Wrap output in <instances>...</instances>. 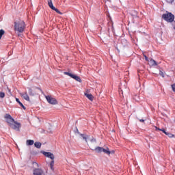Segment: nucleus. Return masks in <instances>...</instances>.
Here are the masks:
<instances>
[{
  "label": "nucleus",
  "instance_id": "f257e3e1",
  "mask_svg": "<svg viewBox=\"0 0 175 175\" xmlns=\"http://www.w3.org/2000/svg\"><path fill=\"white\" fill-rule=\"evenodd\" d=\"M25 29V22L24 21L18 20L14 22V31L23 33Z\"/></svg>",
  "mask_w": 175,
  "mask_h": 175
},
{
  "label": "nucleus",
  "instance_id": "f03ea898",
  "mask_svg": "<svg viewBox=\"0 0 175 175\" xmlns=\"http://www.w3.org/2000/svg\"><path fill=\"white\" fill-rule=\"evenodd\" d=\"M162 18L167 23H173L174 21V15L172 12H167L162 15Z\"/></svg>",
  "mask_w": 175,
  "mask_h": 175
},
{
  "label": "nucleus",
  "instance_id": "7ed1b4c3",
  "mask_svg": "<svg viewBox=\"0 0 175 175\" xmlns=\"http://www.w3.org/2000/svg\"><path fill=\"white\" fill-rule=\"evenodd\" d=\"M48 103H49L50 105H57L58 104V101L57 100V99H55L54 97L48 95L45 96Z\"/></svg>",
  "mask_w": 175,
  "mask_h": 175
},
{
  "label": "nucleus",
  "instance_id": "20e7f679",
  "mask_svg": "<svg viewBox=\"0 0 175 175\" xmlns=\"http://www.w3.org/2000/svg\"><path fill=\"white\" fill-rule=\"evenodd\" d=\"M4 118L10 126L13 122H14V119L9 113H6L4 116Z\"/></svg>",
  "mask_w": 175,
  "mask_h": 175
},
{
  "label": "nucleus",
  "instance_id": "39448f33",
  "mask_svg": "<svg viewBox=\"0 0 175 175\" xmlns=\"http://www.w3.org/2000/svg\"><path fill=\"white\" fill-rule=\"evenodd\" d=\"M64 75H66L67 76H69L72 79H74V80H76L77 81H79V83H81V79L80 78V77H79L77 75H73L70 72H64Z\"/></svg>",
  "mask_w": 175,
  "mask_h": 175
},
{
  "label": "nucleus",
  "instance_id": "423d86ee",
  "mask_svg": "<svg viewBox=\"0 0 175 175\" xmlns=\"http://www.w3.org/2000/svg\"><path fill=\"white\" fill-rule=\"evenodd\" d=\"M10 126L12 129H14L15 131H20V128L21 127V124L17 122L14 121L13 123H12Z\"/></svg>",
  "mask_w": 175,
  "mask_h": 175
},
{
  "label": "nucleus",
  "instance_id": "0eeeda50",
  "mask_svg": "<svg viewBox=\"0 0 175 175\" xmlns=\"http://www.w3.org/2000/svg\"><path fill=\"white\" fill-rule=\"evenodd\" d=\"M43 155L44 157H46V158H50V159H52V161H54L55 157H54V154L50 152H42Z\"/></svg>",
  "mask_w": 175,
  "mask_h": 175
},
{
  "label": "nucleus",
  "instance_id": "6e6552de",
  "mask_svg": "<svg viewBox=\"0 0 175 175\" xmlns=\"http://www.w3.org/2000/svg\"><path fill=\"white\" fill-rule=\"evenodd\" d=\"M33 175H43V170L40 168H36L33 171Z\"/></svg>",
  "mask_w": 175,
  "mask_h": 175
},
{
  "label": "nucleus",
  "instance_id": "1a4fd4ad",
  "mask_svg": "<svg viewBox=\"0 0 175 175\" xmlns=\"http://www.w3.org/2000/svg\"><path fill=\"white\" fill-rule=\"evenodd\" d=\"M21 96L27 102H29V96H28V93H27V92L21 93Z\"/></svg>",
  "mask_w": 175,
  "mask_h": 175
},
{
  "label": "nucleus",
  "instance_id": "9d476101",
  "mask_svg": "<svg viewBox=\"0 0 175 175\" xmlns=\"http://www.w3.org/2000/svg\"><path fill=\"white\" fill-rule=\"evenodd\" d=\"M28 94L30 96H35V92L31 88H27Z\"/></svg>",
  "mask_w": 175,
  "mask_h": 175
},
{
  "label": "nucleus",
  "instance_id": "9b49d317",
  "mask_svg": "<svg viewBox=\"0 0 175 175\" xmlns=\"http://www.w3.org/2000/svg\"><path fill=\"white\" fill-rule=\"evenodd\" d=\"M149 64L151 65V66H157L158 65V63H157V62L152 59L150 60Z\"/></svg>",
  "mask_w": 175,
  "mask_h": 175
},
{
  "label": "nucleus",
  "instance_id": "f8f14e48",
  "mask_svg": "<svg viewBox=\"0 0 175 175\" xmlns=\"http://www.w3.org/2000/svg\"><path fill=\"white\" fill-rule=\"evenodd\" d=\"M85 96H86V98H88V99H89L90 100H94V96H92V94H91L85 93Z\"/></svg>",
  "mask_w": 175,
  "mask_h": 175
},
{
  "label": "nucleus",
  "instance_id": "ddd939ff",
  "mask_svg": "<svg viewBox=\"0 0 175 175\" xmlns=\"http://www.w3.org/2000/svg\"><path fill=\"white\" fill-rule=\"evenodd\" d=\"M48 5L52 10L55 8L54 5H53V0H48Z\"/></svg>",
  "mask_w": 175,
  "mask_h": 175
},
{
  "label": "nucleus",
  "instance_id": "4468645a",
  "mask_svg": "<svg viewBox=\"0 0 175 175\" xmlns=\"http://www.w3.org/2000/svg\"><path fill=\"white\" fill-rule=\"evenodd\" d=\"M103 152H104L105 154H107V155H110V154H111V152H110L109 148H107L106 149L103 148Z\"/></svg>",
  "mask_w": 175,
  "mask_h": 175
},
{
  "label": "nucleus",
  "instance_id": "2eb2a0df",
  "mask_svg": "<svg viewBox=\"0 0 175 175\" xmlns=\"http://www.w3.org/2000/svg\"><path fill=\"white\" fill-rule=\"evenodd\" d=\"M79 135L81 136V137L83 138V140H85V142H86V143L88 142L87 139H88V135H85V134H79Z\"/></svg>",
  "mask_w": 175,
  "mask_h": 175
},
{
  "label": "nucleus",
  "instance_id": "dca6fc26",
  "mask_svg": "<svg viewBox=\"0 0 175 175\" xmlns=\"http://www.w3.org/2000/svg\"><path fill=\"white\" fill-rule=\"evenodd\" d=\"M33 143H34V142L32 139H28L26 142L27 146H33Z\"/></svg>",
  "mask_w": 175,
  "mask_h": 175
},
{
  "label": "nucleus",
  "instance_id": "f3484780",
  "mask_svg": "<svg viewBox=\"0 0 175 175\" xmlns=\"http://www.w3.org/2000/svg\"><path fill=\"white\" fill-rule=\"evenodd\" d=\"M34 146L36 148H40L42 147V143L36 142L34 143Z\"/></svg>",
  "mask_w": 175,
  "mask_h": 175
},
{
  "label": "nucleus",
  "instance_id": "a211bd4d",
  "mask_svg": "<svg viewBox=\"0 0 175 175\" xmlns=\"http://www.w3.org/2000/svg\"><path fill=\"white\" fill-rule=\"evenodd\" d=\"M103 147H96V148H95V151H96V152H103Z\"/></svg>",
  "mask_w": 175,
  "mask_h": 175
},
{
  "label": "nucleus",
  "instance_id": "6ab92c4d",
  "mask_svg": "<svg viewBox=\"0 0 175 175\" xmlns=\"http://www.w3.org/2000/svg\"><path fill=\"white\" fill-rule=\"evenodd\" d=\"M16 101L18 103V105H20V106H21V107H23V109H24V110H25V106H24V105L20 102V99L16 98Z\"/></svg>",
  "mask_w": 175,
  "mask_h": 175
},
{
  "label": "nucleus",
  "instance_id": "aec40b11",
  "mask_svg": "<svg viewBox=\"0 0 175 175\" xmlns=\"http://www.w3.org/2000/svg\"><path fill=\"white\" fill-rule=\"evenodd\" d=\"M50 167L51 170H54V160H52L50 163Z\"/></svg>",
  "mask_w": 175,
  "mask_h": 175
},
{
  "label": "nucleus",
  "instance_id": "412c9836",
  "mask_svg": "<svg viewBox=\"0 0 175 175\" xmlns=\"http://www.w3.org/2000/svg\"><path fill=\"white\" fill-rule=\"evenodd\" d=\"M4 34H5V30L1 29L0 30V40H1V39H2V36H3Z\"/></svg>",
  "mask_w": 175,
  "mask_h": 175
},
{
  "label": "nucleus",
  "instance_id": "4be33fe9",
  "mask_svg": "<svg viewBox=\"0 0 175 175\" xmlns=\"http://www.w3.org/2000/svg\"><path fill=\"white\" fill-rule=\"evenodd\" d=\"M165 135H167V136H168V137H170V138H172V137H174V135H173V134H172V133H169V132H167V133H165Z\"/></svg>",
  "mask_w": 175,
  "mask_h": 175
},
{
  "label": "nucleus",
  "instance_id": "5701e85b",
  "mask_svg": "<svg viewBox=\"0 0 175 175\" xmlns=\"http://www.w3.org/2000/svg\"><path fill=\"white\" fill-rule=\"evenodd\" d=\"M52 10H54L55 12H56V13H58V14H62V12H59V10H58L55 7Z\"/></svg>",
  "mask_w": 175,
  "mask_h": 175
},
{
  "label": "nucleus",
  "instance_id": "b1692460",
  "mask_svg": "<svg viewBox=\"0 0 175 175\" xmlns=\"http://www.w3.org/2000/svg\"><path fill=\"white\" fill-rule=\"evenodd\" d=\"M124 92H128V89L125 88L124 90L120 89V94H123Z\"/></svg>",
  "mask_w": 175,
  "mask_h": 175
},
{
  "label": "nucleus",
  "instance_id": "393cba45",
  "mask_svg": "<svg viewBox=\"0 0 175 175\" xmlns=\"http://www.w3.org/2000/svg\"><path fill=\"white\" fill-rule=\"evenodd\" d=\"M0 98H1V99H3V98H5V92H0Z\"/></svg>",
  "mask_w": 175,
  "mask_h": 175
},
{
  "label": "nucleus",
  "instance_id": "a878e982",
  "mask_svg": "<svg viewBox=\"0 0 175 175\" xmlns=\"http://www.w3.org/2000/svg\"><path fill=\"white\" fill-rule=\"evenodd\" d=\"M159 75L161 76V77H165V72L161 70H159Z\"/></svg>",
  "mask_w": 175,
  "mask_h": 175
},
{
  "label": "nucleus",
  "instance_id": "bb28decb",
  "mask_svg": "<svg viewBox=\"0 0 175 175\" xmlns=\"http://www.w3.org/2000/svg\"><path fill=\"white\" fill-rule=\"evenodd\" d=\"M160 131L163 133H165V135H166V133H167L166 131V130H165V129H161Z\"/></svg>",
  "mask_w": 175,
  "mask_h": 175
},
{
  "label": "nucleus",
  "instance_id": "cd10ccee",
  "mask_svg": "<svg viewBox=\"0 0 175 175\" xmlns=\"http://www.w3.org/2000/svg\"><path fill=\"white\" fill-rule=\"evenodd\" d=\"M171 87H172V91H173L174 92H175V83L172 84V85H171Z\"/></svg>",
  "mask_w": 175,
  "mask_h": 175
},
{
  "label": "nucleus",
  "instance_id": "c85d7f7f",
  "mask_svg": "<svg viewBox=\"0 0 175 175\" xmlns=\"http://www.w3.org/2000/svg\"><path fill=\"white\" fill-rule=\"evenodd\" d=\"M167 3H172V2H174V0H165Z\"/></svg>",
  "mask_w": 175,
  "mask_h": 175
},
{
  "label": "nucleus",
  "instance_id": "c756f323",
  "mask_svg": "<svg viewBox=\"0 0 175 175\" xmlns=\"http://www.w3.org/2000/svg\"><path fill=\"white\" fill-rule=\"evenodd\" d=\"M144 57L146 61H148V57H147V55H144Z\"/></svg>",
  "mask_w": 175,
  "mask_h": 175
},
{
  "label": "nucleus",
  "instance_id": "7c9ffc66",
  "mask_svg": "<svg viewBox=\"0 0 175 175\" xmlns=\"http://www.w3.org/2000/svg\"><path fill=\"white\" fill-rule=\"evenodd\" d=\"M172 27H173L174 29H175V21H173Z\"/></svg>",
  "mask_w": 175,
  "mask_h": 175
},
{
  "label": "nucleus",
  "instance_id": "2f4dec72",
  "mask_svg": "<svg viewBox=\"0 0 175 175\" xmlns=\"http://www.w3.org/2000/svg\"><path fill=\"white\" fill-rule=\"evenodd\" d=\"M8 92L10 94V95H12V92L11 90L9 89V88H7Z\"/></svg>",
  "mask_w": 175,
  "mask_h": 175
},
{
  "label": "nucleus",
  "instance_id": "473e14b6",
  "mask_svg": "<svg viewBox=\"0 0 175 175\" xmlns=\"http://www.w3.org/2000/svg\"><path fill=\"white\" fill-rule=\"evenodd\" d=\"M144 121H146V120H143V119H140V120H139V122H144Z\"/></svg>",
  "mask_w": 175,
  "mask_h": 175
},
{
  "label": "nucleus",
  "instance_id": "72a5a7b5",
  "mask_svg": "<svg viewBox=\"0 0 175 175\" xmlns=\"http://www.w3.org/2000/svg\"><path fill=\"white\" fill-rule=\"evenodd\" d=\"M77 133H78V135H81V133H80V132H79V129H77Z\"/></svg>",
  "mask_w": 175,
  "mask_h": 175
},
{
  "label": "nucleus",
  "instance_id": "f704fd0d",
  "mask_svg": "<svg viewBox=\"0 0 175 175\" xmlns=\"http://www.w3.org/2000/svg\"><path fill=\"white\" fill-rule=\"evenodd\" d=\"M161 129L156 127V131H160Z\"/></svg>",
  "mask_w": 175,
  "mask_h": 175
},
{
  "label": "nucleus",
  "instance_id": "c9c22d12",
  "mask_svg": "<svg viewBox=\"0 0 175 175\" xmlns=\"http://www.w3.org/2000/svg\"><path fill=\"white\" fill-rule=\"evenodd\" d=\"M91 142H95V139H91Z\"/></svg>",
  "mask_w": 175,
  "mask_h": 175
},
{
  "label": "nucleus",
  "instance_id": "e433bc0d",
  "mask_svg": "<svg viewBox=\"0 0 175 175\" xmlns=\"http://www.w3.org/2000/svg\"><path fill=\"white\" fill-rule=\"evenodd\" d=\"M118 51L120 52V50L118 49Z\"/></svg>",
  "mask_w": 175,
  "mask_h": 175
}]
</instances>
